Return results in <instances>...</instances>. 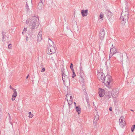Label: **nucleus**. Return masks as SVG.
I'll return each mask as SVG.
<instances>
[{"label": "nucleus", "mask_w": 135, "mask_h": 135, "mask_svg": "<svg viewBox=\"0 0 135 135\" xmlns=\"http://www.w3.org/2000/svg\"><path fill=\"white\" fill-rule=\"evenodd\" d=\"M26 23L28 25L31 30H35L38 28L39 25V19L36 16L33 17L27 20Z\"/></svg>", "instance_id": "nucleus-1"}, {"label": "nucleus", "mask_w": 135, "mask_h": 135, "mask_svg": "<svg viewBox=\"0 0 135 135\" xmlns=\"http://www.w3.org/2000/svg\"><path fill=\"white\" fill-rule=\"evenodd\" d=\"M128 15L129 12L128 11H122L120 18L122 24L125 25L127 23L128 18Z\"/></svg>", "instance_id": "nucleus-2"}, {"label": "nucleus", "mask_w": 135, "mask_h": 135, "mask_svg": "<svg viewBox=\"0 0 135 135\" xmlns=\"http://www.w3.org/2000/svg\"><path fill=\"white\" fill-rule=\"evenodd\" d=\"M112 80L111 76L109 75H107L105 77L103 82L108 88H110L112 86Z\"/></svg>", "instance_id": "nucleus-3"}, {"label": "nucleus", "mask_w": 135, "mask_h": 135, "mask_svg": "<svg viewBox=\"0 0 135 135\" xmlns=\"http://www.w3.org/2000/svg\"><path fill=\"white\" fill-rule=\"evenodd\" d=\"M49 45L48 47V54H51L55 52L56 50L55 47L54 46V43L50 40L49 41Z\"/></svg>", "instance_id": "nucleus-4"}, {"label": "nucleus", "mask_w": 135, "mask_h": 135, "mask_svg": "<svg viewBox=\"0 0 135 135\" xmlns=\"http://www.w3.org/2000/svg\"><path fill=\"white\" fill-rule=\"evenodd\" d=\"M68 76H67L64 74V73H62V78L64 85H65L66 83H69L70 80Z\"/></svg>", "instance_id": "nucleus-5"}, {"label": "nucleus", "mask_w": 135, "mask_h": 135, "mask_svg": "<svg viewBox=\"0 0 135 135\" xmlns=\"http://www.w3.org/2000/svg\"><path fill=\"white\" fill-rule=\"evenodd\" d=\"M119 124L120 126L123 127L126 125L125 120L123 116H121L119 119Z\"/></svg>", "instance_id": "nucleus-6"}, {"label": "nucleus", "mask_w": 135, "mask_h": 135, "mask_svg": "<svg viewBox=\"0 0 135 135\" xmlns=\"http://www.w3.org/2000/svg\"><path fill=\"white\" fill-rule=\"evenodd\" d=\"M97 76L100 81L103 82V80L105 77V75L102 72H100L98 73Z\"/></svg>", "instance_id": "nucleus-7"}, {"label": "nucleus", "mask_w": 135, "mask_h": 135, "mask_svg": "<svg viewBox=\"0 0 135 135\" xmlns=\"http://www.w3.org/2000/svg\"><path fill=\"white\" fill-rule=\"evenodd\" d=\"M119 93V91L118 89H113L111 93V95L113 98H116L118 96V94Z\"/></svg>", "instance_id": "nucleus-8"}, {"label": "nucleus", "mask_w": 135, "mask_h": 135, "mask_svg": "<svg viewBox=\"0 0 135 135\" xmlns=\"http://www.w3.org/2000/svg\"><path fill=\"white\" fill-rule=\"evenodd\" d=\"M105 33L104 30L103 29H101L99 34V37L100 39L102 40L104 38Z\"/></svg>", "instance_id": "nucleus-9"}, {"label": "nucleus", "mask_w": 135, "mask_h": 135, "mask_svg": "<svg viewBox=\"0 0 135 135\" xmlns=\"http://www.w3.org/2000/svg\"><path fill=\"white\" fill-rule=\"evenodd\" d=\"M99 94L100 97H103L105 93V92L104 89L100 88H99Z\"/></svg>", "instance_id": "nucleus-10"}, {"label": "nucleus", "mask_w": 135, "mask_h": 135, "mask_svg": "<svg viewBox=\"0 0 135 135\" xmlns=\"http://www.w3.org/2000/svg\"><path fill=\"white\" fill-rule=\"evenodd\" d=\"M42 33L41 32H39L37 36V42H40L42 40Z\"/></svg>", "instance_id": "nucleus-11"}, {"label": "nucleus", "mask_w": 135, "mask_h": 135, "mask_svg": "<svg viewBox=\"0 0 135 135\" xmlns=\"http://www.w3.org/2000/svg\"><path fill=\"white\" fill-rule=\"evenodd\" d=\"M117 52V51L115 48L113 47L110 49V54L114 55Z\"/></svg>", "instance_id": "nucleus-12"}, {"label": "nucleus", "mask_w": 135, "mask_h": 135, "mask_svg": "<svg viewBox=\"0 0 135 135\" xmlns=\"http://www.w3.org/2000/svg\"><path fill=\"white\" fill-rule=\"evenodd\" d=\"M88 10L86 9L85 10H82L81 11V13L83 17L86 16L88 15Z\"/></svg>", "instance_id": "nucleus-13"}, {"label": "nucleus", "mask_w": 135, "mask_h": 135, "mask_svg": "<svg viewBox=\"0 0 135 135\" xmlns=\"http://www.w3.org/2000/svg\"><path fill=\"white\" fill-rule=\"evenodd\" d=\"M72 96L70 92L67 94L66 99H67V100H70L72 99Z\"/></svg>", "instance_id": "nucleus-14"}, {"label": "nucleus", "mask_w": 135, "mask_h": 135, "mask_svg": "<svg viewBox=\"0 0 135 135\" xmlns=\"http://www.w3.org/2000/svg\"><path fill=\"white\" fill-rule=\"evenodd\" d=\"M44 1H40L39 2V3H38V9H41L42 7L43 6V3L44 2Z\"/></svg>", "instance_id": "nucleus-15"}, {"label": "nucleus", "mask_w": 135, "mask_h": 135, "mask_svg": "<svg viewBox=\"0 0 135 135\" xmlns=\"http://www.w3.org/2000/svg\"><path fill=\"white\" fill-rule=\"evenodd\" d=\"M75 109L76 112L78 113V114H79L81 112L80 107L78 106L76 107Z\"/></svg>", "instance_id": "nucleus-16"}, {"label": "nucleus", "mask_w": 135, "mask_h": 135, "mask_svg": "<svg viewBox=\"0 0 135 135\" xmlns=\"http://www.w3.org/2000/svg\"><path fill=\"white\" fill-rule=\"evenodd\" d=\"M13 92L14 93L12 96H13V97H16L17 96V93L16 91V89H14Z\"/></svg>", "instance_id": "nucleus-17"}, {"label": "nucleus", "mask_w": 135, "mask_h": 135, "mask_svg": "<svg viewBox=\"0 0 135 135\" xmlns=\"http://www.w3.org/2000/svg\"><path fill=\"white\" fill-rule=\"evenodd\" d=\"M67 101L68 102V104L69 106L71 105L73 103V101L71 99L69 100H67Z\"/></svg>", "instance_id": "nucleus-18"}, {"label": "nucleus", "mask_w": 135, "mask_h": 135, "mask_svg": "<svg viewBox=\"0 0 135 135\" xmlns=\"http://www.w3.org/2000/svg\"><path fill=\"white\" fill-rule=\"evenodd\" d=\"M26 9L27 12H29L30 11V9H29L28 6V4H27V2L26 3Z\"/></svg>", "instance_id": "nucleus-19"}, {"label": "nucleus", "mask_w": 135, "mask_h": 135, "mask_svg": "<svg viewBox=\"0 0 135 135\" xmlns=\"http://www.w3.org/2000/svg\"><path fill=\"white\" fill-rule=\"evenodd\" d=\"M99 116L98 115H96L95 116L94 120H98L99 119Z\"/></svg>", "instance_id": "nucleus-20"}, {"label": "nucleus", "mask_w": 135, "mask_h": 135, "mask_svg": "<svg viewBox=\"0 0 135 135\" xmlns=\"http://www.w3.org/2000/svg\"><path fill=\"white\" fill-rule=\"evenodd\" d=\"M72 72H73V76H72V78H74L76 76V74L74 72V70H72Z\"/></svg>", "instance_id": "nucleus-21"}, {"label": "nucleus", "mask_w": 135, "mask_h": 135, "mask_svg": "<svg viewBox=\"0 0 135 135\" xmlns=\"http://www.w3.org/2000/svg\"><path fill=\"white\" fill-rule=\"evenodd\" d=\"M103 17H104V16H103V13H102L101 12L100 13V15L99 18L100 19H102V18H103Z\"/></svg>", "instance_id": "nucleus-22"}, {"label": "nucleus", "mask_w": 135, "mask_h": 135, "mask_svg": "<svg viewBox=\"0 0 135 135\" xmlns=\"http://www.w3.org/2000/svg\"><path fill=\"white\" fill-rule=\"evenodd\" d=\"M28 114L29 115L28 116V117H29V118H32V117H33V115L31 113V112H28Z\"/></svg>", "instance_id": "nucleus-23"}, {"label": "nucleus", "mask_w": 135, "mask_h": 135, "mask_svg": "<svg viewBox=\"0 0 135 135\" xmlns=\"http://www.w3.org/2000/svg\"><path fill=\"white\" fill-rule=\"evenodd\" d=\"M27 30V28H24L23 31V32H22V33L23 34L25 33Z\"/></svg>", "instance_id": "nucleus-24"}, {"label": "nucleus", "mask_w": 135, "mask_h": 135, "mask_svg": "<svg viewBox=\"0 0 135 135\" xmlns=\"http://www.w3.org/2000/svg\"><path fill=\"white\" fill-rule=\"evenodd\" d=\"M119 55L120 56V61H122V60L123 59V57L122 55L121 54L119 53Z\"/></svg>", "instance_id": "nucleus-25"}, {"label": "nucleus", "mask_w": 135, "mask_h": 135, "mask_svg": "<svg viewBox=\"0 0 135 135\" xmlns=\"http://www.w3.org/2000/svg\"><path fill=\"white\" fill-rule=\"evenodd\" d=\"M73 64L72 63L71 64V65L70 66V68L71 69V70H74L73 68Z\"/></svg>", "instance_id": "nucleus-26"}, {"label": "nucleus", "mask_w": 135, "mask_h": 135, "mask_svg": "<svg viewBox=\"0 0 135 135\" xmlns=\"http://www.w3.org/2000/svg\"><path fill=\"white\" fill-rule=\"evenodd\" d=\"M135 128V125H133L132 126V127L131 129V130L132 131V132H133V131L134 130Z\"/></svg>", "instance_id": "nucleus-27"}, {"label": "nucleus", "mask_w": 135, "mask_h": 135, "mask_svg": "<svg viewBox=\"0 0 135 135\" xmlns=\"http://www.w3.org/2000/svg\"><path fill=\"white\" fill-rule=\"evenodd\" d=\"M110 63L108 62H107L106 64V66L108 67V66H110Z\"/></svg>", "instance_id": "nucleus-28"}, {"label": "nucleus", "mask_w": 135, "mask_h": 135, "mask_svg": "<svg viewBox=\"0 0 135 135\" xmlns=\"http://www.w3.org/2000/svg\"><path fill=\"white\" fill-rule=\"evenodd\" d=\"M12 45L11 44H9L8 45V47L9 49H11L12 48Z\"/></svg>", "instance_id": "nucleus-29"}, {"label": "nucleus", "mask_w": 135, "mask_h": 135, "mask_svg": "<svg viewBox=\"0 0 135 135\" xmlns=\"http://www.w3.org/2000/svg\"><path fill=\"white\" fill-rule=\"evenodd\" d=\"M98 120H94L93 124L94 126H95L96 125L97 123Z\"/></svg>", "instance_id": "nucleus-30"}, {"label": "nucleus", "mask_w": 135, "mask_h": 135, "mask_svg": "<svg viewBox=\"0 0 135 135\" xmlns=\"http://www.w3.org/2000/svg\"><path fill=\"white\" fill-rule=\"evenodd\" d=\"M45 71V69L44 68H43L42 70H41V71L42 72H43Z\"/></svg>", "instance_id": "nucleus-31"}, {"label": "nucleus", "mask_w": 135, "mask_h": 135, "mask_svg": "<svg viewBox=\"0 0 135 135\" xmlns=\"http://www.w3.org/2000/svg\"><path fill=\"white\" fill-rule=\"evenodd\" d=\"M16 97H13V96H12V101H13V100H15Z\"/></svg>", "instance_id": "nucleus-32"}, {"label": "nucleus", "mask_w": 135, "mask_h": 135, "mask_svg": "<svg viewBox=\"0 0 135 135\" xmlns=\"http://www.w3.org/2000/svg\"><path fill=\"white\" fill-rule=\"evenodd\" d=\"M5 33L4 32H3L2 33V36L4 37L5 36Z\"/></svg>", "instance_id": "nucleus-33"}, {"label": "nucleus", "mask_w": 135, "mask_h": 135, "mask_svg": "<svg viewBox=\"0 0 135 135\" xmlns=\"http://www.w3.org/2000/svg\"><path fill=\"white\" fill-rule=\"evenodd\" d=\"M113 55H112V54H110L109 55V59H110V58Z\"/></svg>", "instance_id": "nucleus-34"}, {"label": "nucleus", "mask_w": 135, "mask_h": 135, "mask_svg": "<svg viewBox=\"0 0 135 135\" xmlns=\"http://www.w3.org/2000/svg\"><path fill=\"white\" fill-rule=\"evenodd\" d=\"M9 88H10L11 89H13L14 90V89H14V88H12L11 86V85H10V86H9Z\"/></svg>", "instance_id": "nucleus-35"}, {"label": "nucleus", "mask_w": 135, "mask_h": 135, "mask_svg": "<svg viewBox=\"0 0 135 135\" xmlns=\"http://www.w3.org/2000/svg\"><path fill=\"white\" fill-rule=\"evenodd\" d=\"M109 110H110V111H112V108L110 107L109 108Z\"/></svg>", "instance_id": "nucleus-36"}, {"label": "nucleus", "mask_w": 135, "mask_h": 135, "mask_svg": "<svg viewBox=\"0 0 135 135\" xmlns=\"http://www.w3.org/2000/svg\"><path fill=\"white\" fill-rule=\"evenodd\" d=\"M31 1H31L30 4V5H31L32 6V3H31Z\"/></svg>", "instance_id": "nucleus-37"}, {"label": "nucleus", "mask_w": 135, "mask_h": 135, "mask_svg": "<svg viewBox=\"0 0 135 135\" xmlns=\"http://www.w3.org/2000/svg\"><path fill=\"white\" fill-rule=\"evenodd\" d=\"M29 76V75H28L26 77V79H28V76Z\"/></svg>", "instance_id": "nucleus-38"}, {"label": "nucleus", "mask_w": 135, "mask_h": 135, "mask_svg": "<svg viewBox=\"0 0 135 135\" xmlns=\"http://www.w3.org/2000/svg\"><path fill=\"white\" fill-rule=\"evenodd\" d=\"M26 41H28V40H27V39H28V37H26Z\"/></svg>", "instance_id": "nucleus-39"}, {"label": "nucleus", "mask_w": 135, "mask_h": 135, "mask_svg": "<svg viewBox=\"0 0 135 135\" xmlns=\"http://www.w3.org/2000/svg\"><path fill=\"white\" fill-rule=\"evenodd\" d=\"M40 1H44L45 0H40Z\"/></svg>", "instance_id": "nucleus-40"}, {"label": "nucleus", "mask_w": 135, "mask_h": 135, "mask_svg": "<svg viewBox=\"0 0 135 135\" xmlns=\"http://www.w3.org/2000/svg\"><path fill=\"white\" fill-rule=\"evenodd\" d=\"M74 103L75 104V106L76 105V103L75 102H74Z\"/></svg>", "instance_id": "nucleus-41"}, {"label": "nucleus", "mask_w": 135, "mask_h": 135, "mask_svg": "<svg viewBox=\"0 0 135 135\" xmlns=\"http://www.w3.org/2000/svg\"><path fill=\"white\" fill-rule=\"evenodd\" d=\"M110 45H112V46H113V44H111V43H110Z\"/></svg>", "instance_id": "nucleus-42"}, {"label": "nucleus", "mask_w": 135, "mask_h": 135, "mask_svg": "<svg viewBox=\"0 0 135 135\" xmlns=\"http://www.w3.org/2000/svg\"><path fill=\"white\" fill-rule=\"evenodd\" d=\"M131 110V111H133V110H132V109Z\"/></svg>", "instance_id": "nucleus-43"}, {"label": "nucleus", "mask_w": 135, "mask_h": 135, "mask_svg": "<svg viewBox=\"0 0 135 135\" xmlns=\"http://www.w3.org/2000/svg\"><path fill=\"white\" fill-rule=\"evenodd\" d=\"M9 117H10V115H9Z\"/></svg>", "instance_id": "nucleus-44"}, {"label": "nucleus", "mask_w": 135, "mask_h": 135, "mask_svg": "<svg viewBox=\"0 0 135 135\" xmlns=\"http://www.w3.org/2000/svg\"><path fill=\"white\" fill-rule=\"evenodd\" d=\"M109 12V13H111V12Z\"/></svg>", "instance_id": "nucleus-45"}]
</instances>
